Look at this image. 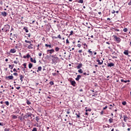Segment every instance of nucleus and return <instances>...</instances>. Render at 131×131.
I'll use <instances>...</instances> for the list:
<instances>
[{"label": "nucleus", "instance_id": "obj_4", "mask_svg": "<svg viewBox=\"0 0 131 131\" xmlns=\"http://www.w3.org/2000/svg\"><path fill=\"white\" fill-rule=\"evenodd\" d=\"M70 82L71 83V84L73 85V86H75L76 84V82L74 80H72V79L70 80Z\"/></svg>", "mask_w": 131, "mask_h": 131}, {"label": "nucleus", "instance_id": "obj_19", "mask_svg": "<svg viewBox=\"0 0 131 131\" xmlns=\"http://www.w3.org/2000/svg\"><path fill=\"white\" fill-rule=\"evenodd\" d=\"M124 55H126V56H128V50H125L124 52Z\"/></svg>", "mask_w": 131, "mask_h": 131}, {"label": "nucleus", "instance_id": "obj_30", "mask_svg": "<svg viewBox=\"0 0 131 131\" xmlns=\"http://www.w3.org/2000/svg\"><path fill=\"white\" fill-rule=\"evenodd\" d=\"M122 104L123 105V106H125V105H126V101H123Z\"/></svg>", "mask_w": 131, "mask_h": 131}, {"label": "nucleus", "instance_id": "obj_9", "mask_svg": "<svg viewBox=\"0 0 131 131\" xmlns=\"http://www.w3.org/2000/svg\"><path fill=\"white\" fill-rule=\"evenodd\" d=\"M47 52H49V54H53V53H55V50L54 49H51L47 50Z\"/></svg>", "mask_w": 131, "mask_h": 131}, {"label": "nucleus", "instance_id": "obj_36", "mask_svg": "<svg viewBox=\"0 0 131 131\" xmlns=\"http://www.w3.org/2000/svg\"><path fill=\"white\" fill-rule=\"evenodd\" d=\"M36 120L37 122H38L39 120V118H38V117H36Z\"/></svg>", "mask_w": 131, "mask_h": 131}, {"label": "nucleus", "instance_id": "obj_21", "mask_svg": "<svg viewBox=\"0 0 131 131\" xmlns=\"http://www.w3.org/2000/svg\"><path fill=\"white\" fill-rule=\"evenodd\" d=\"M75 115H76L77 118H79V117H80V113H76Z\"/></svg>", "mask_w": 131, "mask_h": 131}, {"label": "nucleus", "instance_id": "obj_18", "mask_svg": "<svg viewBox=\"0 0 131 131\" xmlns=\"http://www.w3.org/2000/svg\"><path fill=\"white\" fill-rule=\"evenodd\" d=\"M121 82H125V83H126V82H129V80H124L123 79L121 80Z\"/></svg>", "mask_w": 131, "mask_h": 131}, {"label": "nucleus", "instance_id": "obj_34", "mask_svg": "<svg viewBox=\"0 0 131 131\" xmlns=\"http://www.w3.org/2000/svg\"><path fill=\"white\" fill-rule=\"evenodd\" d=\"M27 104H28V105H30V104H31V102H30L29 100H27Z\"/></svg>", "mask_w": 131, "mask_h": 131}, {"label": "nucleus", "instance_id": "obj_32", "mask_svg": "<svg viewBox=\"0 0 131 131\" xmlns=\"http://www.w3.org/2000/svg\"><path fill=\"white\" fill-rule=\"evenodd\" d=\"M78 3H79L80 4H83V0H79Z\"/></svg>", "mask_w": 131, "mask_h": 131}, {"label": "nucleus", "instance_id": "obj_45", "mask_svg": "<svg viewBox=\"0 0 131 131\" xmlns=\"http://www.w3.org/2000/svg\"><path fill=\"white\" fill-rule=\"evenodd\" d=\"M13 75H15V76H18V73H14Z\"/></svg>", "mask_w": 131, "mask_h": 131}, {"label": "nucleus", "instance_id": "obj_63", "mask_svg": "<svg viewBox=\"0 0 131 131\" xmlns=\"http://www.w3.org/2000/svg\"><path fill=\"white\" fill-rule=\"evenodd\" d=\"M83 46H86V47H88V45H86V43H84L83 44Z\"/></svg>", "mask_w": 131, "mask_h": 131}, {"label": "nucleus", "instance_id": "obj_14", "mask_svg": "<svg viewBox=\"0 0 131 131\" xmlns=\"http://www.w3.org/2000/svg\"><path fill=\"white\" fill-rule=\"evenodd\" d=\"M33 46V45L31 43L30 45L28 46V49H29V50H32V49H33V47H32Z\"/></svg>", "mask_w": 131, "mask_h": 131}, {"label": "nucleus", "instance_id": "obj_46", "mask_svg": "<svg viewBox=\"0 0 131 131\" xmlns=\"http://www.w3.org/2000/svg\"><path fill=\"white\" fill-rule=\"evenodd\" d=\"M85 111H86V112H87L88 111L91 112V111H92V109L89 108V109H88V110H86Z\"/></svg>", "mask_w": 131, "mask_h": 131}, {"label": "nucleus", "instance_id": "obj_3", "mask_svg": "<svg viewBox=\"0 0 131 131\" xmlns=\"http://www.w3.org/2000/svg\"><path fill=\"white\" fill-rule=\"evenodd\" d=\"M4 29L6 30V32H9L10 29V25H7L5 26Z\"/></svg>", "mask_w": 131, "mask_h": 131}, {"label": "nucleus", "instance_id": "obj_15", "mask_svg": "<svg viewBox=\"0 0 131 131\" xmlns=\"http://www.w3.org/2000/svg\"><path fill=\"white\" fill-rule=\"evenodd\" d=\"M30 61L31 62H32V63H36V60H35V59H33L32 57H30Z\"/></svg>", "mask_w": 131, "mask_h": 131}, {"label": "nucleus", "instance_id": "obj_64", "mask_svg": "<svg viewBox=\"0 0 131 131\" xmlns=\"http://www.w3.org/2000/svg\"><path fill=\"white\" fill-rule=\"evenodd\" d=\"M30 35H31L30 34H28V37H30Z\"/></svg>", "mask_w": 131, "mask_h": 131}, {"label": "nucleus", "instance_id": "obj_48", "mask_svg": "<svg viewBox=\"0 0 131 131\" xmlns=\"http://www.w3.org/2000/svg\"><path fill=\"white\" fill-rule=\"evenodd\" d=\"M66 43L68 45V43H69V40H68V39L66 40Z\"/></svg>", "mask_w": 131, "mask_h": 131}, {"label": "nucleus", "instance_id": "obj_55", "mask_svg": "<svg viewBox=\"0 0 131 131\" xmlns=\"http://www.w3.org/2000/svg\"><path fill=\"white\" fill-rule=\"evenodd\" d=\"M129 6H131V0H130L129 3L128 4Z\"/></svg>", "mask_w": 131, "mask_h": 131}, {"label": "nucleus", "instance_id": "obj_17", "mask_svg": "<svg viewBox=\"0 0 131 131\" xmlns=\"http://www.w3.org/2000/svg\"><path fill=\"white\" fill-rule=\"evenodd\" d=\"M81 67H82V63H79L77 66V69H80V68H81Z\"/></svg>", "mask_w": 131, "mask_h": 131}, {"label": "nucleus", "instance_id": "obj_60", "mask_svg": "<svg viewBox=\"0 0 131 131\" xmlns=\"http://www.w3.org/2000/svg\"><path fill=\"white\" fill-rule=\"evenodd\" d=\"M23 58H24V59H26V58H27V56H24Z\"/></svg>", "mask_w": 131, "mask_h": 131}, {"label": "nucleus", "instance_id": "obj_35", "mask_svg": "<svg viewBox=\"0 0 131 131\" xmlns=\"http://www.w3.org/2000/svg\"><path fill=\"white\" fill-rule=\"evenodd\" d=\"M32 131H37V129L36 127H34V128H33Z\"/></svg>", "mask_w": 131, "mask_h": 131}, {"label": "nucleus", "instance_id": "obj_59", "mask_svg": "<svg viewBox=\"0 0 131 131\" xmlns=\"http://www.w3.org/2000/svg\"><path fill=\"white\" fill-rule=\"evenodd\" d=\"M14 64H18V62L17 61H14Z\"/></svg>", "mask_w": 131, "mask_h": 131}, {"label": "nucleus", "instance_id": "obj_62", "mask_svg": "<svg viewBox=\"0 0 131 131\" xmlns=\"http://www.w3.org/2000/svg\"><path fill=\"white\" fill-rule=\"evenodd\" d=\"M16 89H17V90H20V86L17 87V88H16Z\"/></svg>", "mask_w": 131, "mask_h": 131}, {"label": "nucleus", "instance_id": "obj_58", "mask_svg": "<svg viewBox=\"0 0 131 131\" xmlns=\"http://www.w3.org/2000/svg\"><path fill=\"white\" fill-rule=\"evenodd\" d=\"M67 114H70V112H69V111H67Z\"/></svg>", "mask_w": 131, "mask_h": 131}, {"label": "nucleus", "instance_id": "obj_11", "mask_svg": "<svg viewBox=\"0 0 131 131\" xmlns=\"http://www.w3.org/2000/svg\"><path fill=\"white\" fill-rule=\"evenodd\" d=\"M1 14L3 17H7V12L6 11L1 12Z\"/></svg>", "mask_w": 131, "mask_h": 131}, {"label": "nucleus", "instance_id": "obj_44", "mask_svg": "<svg viewBox=\"0 0 131 131\" xmlns=\"http://www.w3.org/2000/svg\"><path fill=\"white\" fill-rule=\"evenodd\" d=\"M27 59H29V58H30V55L27 54Z\"/></svg>", "mask_w": 131, "mask_h": 131}, {"label": "nucleus", "instance_id": "obj_23", "mask_svg": "<svg viewBox=\"0 0 131 131\" xmlns=\"http://www.w3.org/2000/svg\"><path fill=\"white\" fill-rule=\"evenodd\" d=\"M23 29H24V30H25L26 32H27V33L28 32V31H29L28 28L26 27H24Z\"/></svg>", "mask_w": 131, "mask_h": 131}, {"label": "nucleus", "instance_id": "obj_29", "mask_svg": "<svg viewBox=\"0 0 131 131\" xmlns=\"http://www.w3.org/2000/svg\"><path fill=\"white\" fill-rule=\"evenodd\" d=\"M25 42H27V43H30V45L31 44V41L25 40Z\"/></svg>", "mask_w": 131, "mask_h": 131}, {"label": "nucleus", "instance_id": "obj_12", "mask_svg": "<svg viewBox=\"0 0 131 131\" xmlns=\"http://www.w3.org/2000/svg\"><path fill=\"white\" fill-rule=\"evenodd\" d=\"M19 77H20V80L22 82V81H23V78H24V75L20 74Z\"/></svg>", "mask_w": 131, "mask_h": 131}, {"label": "nucleus", "instance_id": "obj_57", "mask_svg": "<svg viewBox=\"0 0 131 131\" xmlns=\"http://www.w3.org/2000/svg\"><path fill=\"white\" fill-rule=\"evenodd\" d=\"M13 71L14 72H17V70H16V69H14Z\"/></svg>", "mask_w": 131, "mask_h": 131}, {"label": "nucleus", "instance_id": "obj_5", "mask_svg": "<svg viewBox=\"0 0 131 131\" xmlns=\"http://www.w3.org/2000/svg\"><path fill=\"white\" fill-rule=\"evenodd\" d=\"M114 37L115 38V39H116V41H117L118 42H120L121 39H120V38L116 36H114Z\"/></svg>", "mask_w": 131, "mask_h": 131}, {"label": "nucleus", "instance_id": "obj_1", "mask_svg": "<svg viewBox=\"0 0 131 131\" xmlns=\"http://www.w3.org/2000/svg\"><path fill=\"white\" fill-rule=\"evenodd\" d=\"M52 59V64H55V63H58L59 62V57L56 56V55L51 56Z\"/></svg>", "mask_w": 131, "mask_h": 131}, {"label": "nucleus", "instance_id": "obj_33", "mask_svg": "<svg viewBox=\"0 0 131 131\" xmlns=\"http://www.w3.org/2000/svg\"><path fill=\"white\" fill-rule=\"evenodd\" d=\"M88 53H89V54H91V55H93V52L91 51V49L88 50Z\"/></svg>", "mask_w": 131, "mask_h": 131}, {"label": "nucleus", "instance_id": "obj_31", "mask_svg": "<svg viewBox=\"0 0 131 131\" xmlns=\"http://www.w3.org/2000/svg\"><path fill=\"white\" fill-rule=\"evenodd\" d=\"M78 72H79V73H83V72L82 71V69H80L78 71Z\"/></svg>", "mask_w": 131, "mask_h": 131}, {"label": "nucleus", "instance_id": "obj_61", "mask_svg": "<svg viewBox=\"0 0 131 131\" xmlns=\"http://www.w3.org/2000/svg\"><path fill=\"white\" fill-rule=\"evenodd\" d=\"M38 55H39V57H41V53H39L38 54Z\"/></svg>", "mask_w": 131, "mask_h": 131}, {"label": "nucleus", "instance_id": "obj_13", "mask_svg": "<svg viewBox=\"0 0 131 131\" xmlns=\"http://www.w3.org/2000/svg\"><path fill=\"white\" fill-rule=\"evenodd\" d=\"M123 118H124V121L125 122H126V121L127 120V119H128V117H127V116H126V115L123 116Z\"/></svg>", "mask_w": 131, "mask_h": 131}, {"label": "nucleus", "instance_id": "obj_22", "mask_svg": "<svg viewBox=\"0 0 131 131\" xmlns=\"http://www.w3.org/2000/svg\"><path fill=\"white\" fill-rule=\"evenodd\" d=\"M45 47H46L47 48H50V49H51V48H52V45L45 44Z\"/></svg>", "mask_w": 131, "mask_h": 131}, {"label": "nucleus", "instance_id": "obj_2", "mask_svg": "<svg viewBox=\"0 0 131 131\" xmlns=\"http://www.w3.org/2000/svg\"><path fill=\"white\" fill-rule=\"evenodd\" d=\"M31 116L34 117V115L31 114V113H28L24 116V119H27L28 117H31Z\"/></svg>", "mask_w": 131, "mask_h": 131}, {"label": "nucleus", "instance_id": "obj_26", "mask_svg": "<svg viewBox=\"0 0 131 131\" xmlns=\"http://www.w3.org/2000/svg\"><path fill=\"white\" fill-rule=\"evenodd\" d=\"M108 121H109L110 123H112V122H113V119L110 118V119L108 120Z\"/></svg>", "mask_w": 131, "mask_h": 131}, {"label": "nucleus", "instance_id": "obj_51", "mask_svg": "<svg viewBox=\"0 0 131 131\" xmlns=\"http://www.w3.org/2000/svg\"><path fill=\"white\" fill-rule=\"evenodd\" d=\"M77 47H78V48H80V47H81V45H80V44H78V45H77Z\"/></svg>", "mask_w": 131, "mask_h": 131}, {"label": "nucleus", "instance_id": "obj_54", "mask_svg": "<svg viewBox=\"0 0 131 131\" xmlns=\"http://www.w3.org/2000/svg\"><path fill=\"white\" fill-rule=\"evenodd\" d=\"M78 53H82V50H79Z\"/></svg>", "mask_w": 131, "mask_h": 131}, {"label": "nucleus", "instance_id": "obj_27", "mask_svg": "<svg viewBox=\"0 0 131 131\" xmlns=\"http://www.w3.org/2000/svg\"><path fill=\"white\" fill-rule=\"evenodd\" d=\"M55 51L56 52H59L60 51V48L59 47H56Z\"/></svg>", "mask_w": 131, "mask_h": 131}, {"label": "nucleus", "instance_id": "obj_49", "mask_svg": "<svg viewBox=\"0 0 131 131\" xmlns=\"http://www.w3.org/2000/svg\"><path fill=\"white\" fill-rule=\"evenodd\" d=\"M4 130H5V131H9V130H10V129H9V128H5V129H4Z\"/></svg>", "mask_w": 131, "mask_h": 131}, {"label": "nucleus", "instance_id": "obj_41", "mask_svg": "<svg viewBox=\"0 0 131 131\" xmlns=\"http://www.w3.org/2000/svg\"><path fill=\"white\" fill-rule=\"evenodd\" d=\"M108 108V106L106 105L104 107H103V110H106Z\"/></svg>", "mask_w": 131, "mask_h": 131}, {"label": "nucleus", "instance_id": "obj_28", "mask_svg": "<svg viewBox=\"0 0 131 131\" xmlns=\"http://www.w3.org/2000/svg\"><path fill=\"white\" fill-rule=\"evenodd\" d=\"M55 38H59L60 39H61V35H58L57 37H55Z\"/></svg>", "mask_w": 131, "mask_h": 131}, {"label": "nucleus", "instance_id": "obj_25", "mask_svg": "<svg viewBox=\"0 0 131 131\" xmlns=\"http://www.w3.org/2000/svg\"><path fill=\"white\" fill-rule=\"evenodd\" d=\"M41 69H42L41 67H38V70L37 71V72H38V71H41Z\"/></svg>", "mask_w": 131, "mask_h": 131}, {"label": "nucleus", "instance_id": "obj_16", "mask_svg": "<svg viewBox=\"0 0 131 131\" xmlns=\"http://www.w3.org/2000/svg\"><path fill=\"white\" fill-rule=\"evenodd\" d=\"M80 78H81V76L80 75H77V78H76V80H77V81H78V80H79Z\"/></svg>", "mask_w": 131, "mask_h": 131}, {"label": "nucleus", "instance_id": "obj_52", "mask_svg": "<svg viewBox=\"0 0 131 131\" xmlns=\"http://www.w3.org/2000/svg\"><path fill=\"white\" fill-rule=\"evenodd\" d=\"M103 113H104V111H102L101 112V113H100V114H101V115H103Z\"/></svg>", "mask_w": 131, "mask_h": 131}, {"label": "nucleus", "instance_id": "obj_42", "mask_svg": "<svg viewBox=\"0 0 131 131\" xmlns=\"http://www.w3.org/2000/svg\"><path fill=\"white\" fill-rule=\"evenodd\" d=\"M23 66L24 67L25 69H26V68H27V67H26V63H24L23 64Z\"/></svg>", "mask_w": 131, "mask_h": 131}, {"label": "nucleus", "instance_id": "obj_47", "mask_svg": "<svg viewBox=\"0 0 131 131\" xmlns=\"http://www.w3.org/2000/svg\"><path fill=\"white\" fill-rule=\"evenodd\" d=\"M113 59H117V56H112Z\"/></svg>", "mask_w": 131, "mask_h": 131}, {"label": "nucleus", "instance_id": "obj_37", "mask_svg": "<svg viewBox=\"0 0 131 131\" xmlns=\"http://www.w3.org/2000/svg\"><path fill=\"white\" fill-rule=\"evenodd\" d=\"M5 103L6 104V105H7V106H9V101H6Z\"/></svg>", "mask_w": 131, "mask_h": 131}, {"label": "nucleus", "instance_id": "obj_43", "mask_svg": "<svg viewBox=\"0 0 131 131\" xmlns=\"http://www.w3.org/2000/svg\"><path fill=\"white\" fill-rule=\"evenodd\" d=\"M83 75L86 76V75H90V74H89V73L86 74V73H83Z\"/></svg>", "mask_w": 131, "mask_h": 131}, {"label": "nucleus", "instance_id": "obj_56", "mask_svg": "<svg viewBox=\"0 0 131 131\" xmlns=\"http://www.w3.org/2000/svg\"><path fill=\"white\" fill-rule=\"evenodd\" d=\"M115 13V10H113L112 11V14H114Z\"/></svg>", "mask_w": 131, "mask_h": 131}, {"label": "nucleus", "instance_id": "obj_38", "mask_svg": "<svg viewBox=\"0 0 131 131\" xmlns=\"http://www.w3.org/2000/svg\"><path fill=\"white\" fill-rule=\"evenodd\" d=\"M50 84L51 85H53V84H54V82H53V81H50Z\"/></svg>", "mask_w": 131, "mask_h": 131}, {"label": "nucleus", "instance_id": "obj_53", "mask_svg": "<svg viewBox=\"0 0 131 131\" xmlns=\"http://www.w3.org/2000/svg\"><path fill=\"white\" fill-rule=\"evenodd\" d=\"M0 125H1L2 126H4V123H0Z\"/></svg>", "mask_w": 131, "mask_h": 131}, {"label": "nucleus", "instance_id": "obj_20", "mask_svg": "<svg viewBox=\"0 0 131 131\" xmlns=\"http://www.w3.org/2000/svg\"><path fill=\"white\" fill-rule=\"evenodd\" d=\"M12 118H13V119H17V118H18V117H17V116L16 115H12Z\"/></svg>", "mask_w": 131, "mask_h": 131}, {"label": "nucleus", "instance_id": "obj_6", "mask_svg": "<svg viewBox=\"0 0 131 131\" xmlns=\"http://www.w3.org/2000/svg\"><path fill=\"white\" fill-rule=\"evenodd\" d=\"M96 62H98V65H102L103 64V61L102 60L97 59Z\"/></svg>", "mask_w": 131, "mask_h": 131}, {"label": "nucleus", "instance_id": "obj_24", "mask_svg": "<svg viewBox=\"0 0 131 131\" xmlns=\"http://www.w3.org/2000/svg\"><path fill=\"white\" fill-rule=\"evenodd\" d=\"M32 66H33L32 63H30L29 64V68L30 69H31V68H32Z\"/></svg>", "mask_w": 131, "mask_h": 131}, {"label": "nucleus", "instance_id": "obj_7", "mask_svg": "<svg viewBox=\"0 0 131 131\" xmlns=\"http://www.w3.org/2000/svg\"><path fill=\"white\" fill-rule=\"evenodd\" d=\"M14 78V76H6V79H9V80H12Z\"/></svg>", "mask_w": 131, "mask_h": 131}, {"label": "nucleus", "instance_id": "obj_39", "mask_svg": "<svg viewBox=\"0 0 131 131\" xmlns=\"http://www.w3.org/2000/svg\"><path fill=\"white\" fill-rule=\"evenodd\" d=\"M123 31H124V32H127V28H124L123 29Z\"/></svg>", "mask_w": 131, "mask_h": 131}, {"label": "nucleus", "instance_id": "obj_10", "mask_svg": "<svg viewBox=\"0 0 131 131\" xmlns=\"http://www.w3.org/2000/svg\"><path fill=\"white\" fill-rule=\"evenodd\" d=\"M10 53H11V54H14V53H16V49H11L10 51Z\"/></svg>", "mask_w": 131, "mask_h": 131}, {"label": "nucleus", "instance_id": "obj_40", "mask_svg": "<svg viewBox=\"0 0 131 131\" xmlns=\"http://www.w3.org/2000/svg\"><path fill=\"white\" fill-rule=\"evenodd\" d=\"M72 34H73V31H71L70 32V35H69V36H70L71 35H72Z\"/></svg>", "mask_w": 131, "mask_h": 131}, {"label": "nucleus", "instance_id": "obj_50", "mask_svg": "<svg viewBox=\"0 0 131 131\" xmlns=\"http://www.w3.org/2000/svg\"><path fill=\"white\" fill-rule=\"evenodd\" d=\"M97 94H95L92 95V97H97Z\"/></svg>", "mask_w": 131, "mask_h": 131}, {"label": "nucleus", "instance_id": "obj_8", "mask_svg": "<svg viewBox=\"0 0 131 131\" xmlns=\"http://www.w3.org/2000/svg\"><path fill=\"white\" fill-rule=\"evenodd\" d=\"M114 63H107V67H114Z\"/></svg>", "mask_w": 131, "mask_h": 131}]
</instances>
